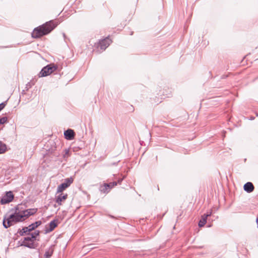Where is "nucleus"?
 <instances>
[{"label": "nucleus", "mask_w": 258, "mask_h": 258, "mask_svg": "<svg viewBox=\"0 0 258 258\" xmlns=\"http://www.w3.org/2000/svg\"><path fill=\"white\" fill-rule=\"evenodd\" d=\"M41 224V222L40 221L35 222L29 225L28 227H24L19 231V234L21 236H25L28 233H31V232L38 227Z\"/></svg>", "instance_id": "obj_4"}, {"label": "nucleus", "mask_w": 258, "mask_h": 258, "mask_svg": "<svg viewBox=\"0 0 258 258\" xmlns=\"http://www.w3.org/2000/svg\"><path fill=\"white\" fill-rule=\"evenodd\" d=\"M7 150V145L0 141V154L5 153Z\"/></svg>", "instance_id": "obj_16"}, {"label": "nucleus", "mask_w": 258, "mask_h": 258, "mask_svg": "<svg viewBox=\"0 0 258 258\" xmlns=\"http://www.w3.org/2000/svg\"><path fill=\"white\" fill-rule=\"evenodd\" d=\"M58 23L54 21H50L45 24L35 28L32 34L34 38H39L49 34L57 25Z\"/></svg>", "instance_id": "obj_1"}, {"label": "nucleus", "mask_w": 258, "mask_h": 258, "mask_svg": "<svg viewBox=\"0 0 258 258\" xmlns=\"http://www.w3.org/2000/svg\"><path fill=\"white\" fill-rule=\"evenodd\" d=\"M70 156V150L69 149H65L64 150V154L63 155L64 158H68Z\"/></svg>", "instance_id": "obj_19"}, {"label": "nucleus", "mask_w": 258, "mask_h": 258, "mask_svg": "<svg viewBox=\"0 0 258 258\" xmlns=\"http://www.w3.org/2000/svg\"><path fill=\"white\" fill-rule=\"evenodd\" d=\"M112 40L109 38V36L105 38L102 39L99 41L97 44V48H100L102 51L105 50L110 44L112 43Z\"/></svg>", "instance_id": "obj_6"}, {"label": "nucleus", "mask_w": 258, "mask_h": 258, "mask_svg": "<svg viewBox=\"0 0 258 258\" xmlns=\"http://www.w3.org/2000/svg\"><path fill=\"white\" fill-rule=\"evenodd\" d=\"M58 220H54L51 221L49 224V229L47 230V232H51L57 226Z\"/></svg>", "instance_id": "obj_14"}, {"label": "nucleus", "mask_w": 258, "mask_h": 258, "mask_svg": "<svg viewBox=\"0 0 258 258\" xmlns=\"http://www.w3.org/2000/svg\"><path fill=\"white\" fill-rule=\"evenodd\" d=\"M56 70V67L54 64H50L44 67L39 74L40 77H45L50 75Z\"/></svg>", "instance_id": "obj_5"}, {"label": "nucleus", "mask_w": 258, "mask_h": 258, "mask_svg": "<svg viewBox=\"0 0 258 258\" xmlns=\"http://www.w3.org/2000/svg\"><path fill=\"white\" fill-rule=\"evenodd\" d=\"M74 181V179L72 177L68 178L65 179L64 180V183L65 184L67 185L68 187L70 186V185L73 183Z\"/></svg>", "instance_id": "obj_17"}, {"label": "nucleus", "mask_w": 258, "mask_h": 258, "mask_svg": "<svg viewBox=\"0 0 258 258\" xmlns=\"http://www.w3.org/2000/svg\"><path fill=\"white\" fill-rule=\"evenodd\" d=\"M24 221L21 212H15L9 217H5L3 220V225L8 228L16 223Z\"/></svg>", "instance_id": "obj_3"}, {"label": "nucleus", "mask_w": 258, "mask_h": 258, "mask_svg": "<svg viewBox=\"0 0 258 258\" xmlns=\"http://www.w3.org/2000/svg\"><path fill=\"white\" fill-rule=\"evenodd\" d=\"M117 185L116 182H112L109 183H104L101 187V191L104 193L108 192L107 189L108 188H111L114 186Z\"/></svg>", "instance_id": "obj_10"}, {"label": "nucleus", "mask_w": 258, "mask_h": 258, "mask_svg": "<svg viewBox=\"0 0 258 258\" xmlns=\"http://www.w3.org/2000/svg\"><path fill=\"white\" fill-rule=\"evenodd\" d=\"M211 214H212V212H211L207 214H204V215H203L202 216L201 219L200 220L199 223V227H203L205 225V224L207 222V218L209 216H210L211 215Z\"/></svg>", "instance_id": "obj_12"}, {"label": "nucleus", "mask_w": 258, "mask_h": 258, "mask_svg": "<svg viewBox=\"0 0 258 258\" xmlns=\"http://www.w3.org/2000/svg\"><path fill=\"white\" fill-rule=\"evenodd\" d=\"M39 235V231L38 230L35 231L31 233H28L25 235L23 240L22 242V245L27 246L30 248H35L37 246V244L35 243L36 240H39L37 237Z\"/></svg>", "instance_id": "obj_2"}, {"label": "nucleus", "mask_w": 258, "mask_h": 258, "mask_svg": "<svg viewBox=\"0 0 258 258\" xmlns=\"http://www.w3.org/2000/svg\"><path fill=\"white\" fill-rule=\"evenodd\" d=\"M55 197V202L58 206L62 205L63 203L68 199V195L67 193H58Z\"/></svg>", "instance_id": "obj_8"}, {"label": "nucleus", "mask_w": 258, "mask_h": 258, "mask_svg": "<svg viewBox=\"0 0 258 258\" xmlns=\"http://www.w3.org/2000/svg\"><path fill=\"white\" fill-rule=\"evenodd\" d=\"M8 121V118L7 117H3L0 118V125L2 126V125Z\"/></svg>", "instance_id": "obj_18"}, {"label": "nucleus", "mask_w": 258, "mask_h": 258, "mask_svg": "<svg viewBox=\"0 0 258 258\" xmlns=\"http://www.w3.org/2000/svg\"><path fill=\"white\" fill-rule=\"evenodd\" d=\"M68 188L67 185L62 183L58 186L56 190V194L58 193H63L62 191Z\"/></svg>", "instance_id": "obj_15"}, {"label": "nucleus", "mask_w": 258, "mask_h": 258, "mask_svg": "<svg viewBox=\"0 0 258 258\" xmlns=\"http://www.w3.org/2000/svg\"><path fill=\"white\" fill-rule=\"evenodd\" d=\"M37 212V208L29 209L21 212L24 220L29 216L35 214Z\"/></svg>", "instance_id": "obj_9"}, {"label": "nucleus", "mask_w": 258, "mask_h": 258, "mask_svg": "<svg viewBox=\"0 0 258 258\" xmlns=\"http://www.w3.org/2000/svg\"><path fill=\"white\" fill-rule=\"evenodd\" d=\"M64 135L67 140H72L74 139L75 134L73 130L69 129L64 132Z\"/></svg>", "instance_id": "obj_11"}, {"label": "nucleus", "mask_w": 258, "mask_h": 258, "mask_svg": "<svg viewBox=\"0 0 258 258\" xmlns=\"http://www.w3.org/2000/svg\"><path fill=\"white\" fill-rule=\"evenodd\" d=\"M243 188L245 191L249 193L253 191L254 187L251 182H248L244 185Z\"/></svg>", "instance_id": "obj_13"}, {"label": "nucleus", "mask_w": 258, "mask_h": 258, "mask_svg": "<svg viewBox=\"0 0 258 258\" xmlns=\"http://www.w3.org/2000/svg\"><path fill=\"white\" fill-rule=\"evenodd\" d=\"M14 195L12 191H8L2 197L1 203L2 204H6L13 201Z\"/></svg>", "instance_id": "obj_7"}, {"label": "nucleus", "mask_w": 258, "mask_h": 258, "mask_svg": "<svg viewBox=\"0 0 258 258\" xmlns=\"http://www.w3.org/2000/svg\"><path fill=\"white\" fill-rule=\"evenodd\" d=\"M52 253V251H51L50 252L47 251L45 252V256L46 258H49Z\"/></svg>", "instance_id": "obj_20"}, {"label": "nucleus", "mask_w": 258, "mask_h": 258, "mask_svg": "<svg viewBox=\"0 0 258 258\" xmlns=\"http://www.w3.org/2000/svg\"><path fill=\"white\" fill-rule=\"evenodd\" d=\"M5 107V104L4 103H2L0 104V111L4 108Z\"/></svg>", "instance_id": "obj_21"}]
</instances>
